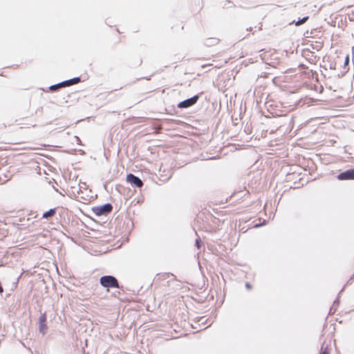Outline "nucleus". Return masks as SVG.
Returning a JSON list of instances; mask_svg holds the SVG:
<instances>
[{"label":"nucleus","instance_id":"nucleus-13","mask_svg":"<svg viewBox=\"0 0 354 354\" xmlns=\"http://www.w3.org/2000/svg\"><path fill=\"white\" fill-rule=\"evenodd\" d=\"M322 354H329L327 347H326L324 349H323Z\"/></svg>","mask_w":354,"mask_h":354},{"label":"nucleus","instance_id":"nucleus-14","mask_svg":"<svg viewBox=\"0 0 354 354\" xmlns=\"http://www.w3.org/2000/svg\"><path fill=\"white\" fill-rule=\"evenodd\" d=\"M245 286H246L248 289H250V284H249L248 283H247L245 284Z\"/></svg>","mask_w":354,"mask_h":354},{"label":"nucleus","instance_id":"nucleus-15","mask_svg":"<svg viewBox=\"0 0 354 354\" xmlns=\"http://www.w3.org/2000/svg\"><path fill=\"white\" fill-rule=\"evenodd\" d=\"M83 354H88V353H86L85 351H84Z\"/></svg>","mask_w":354,"mask_h":354},{"label":"nucleus","instance_id":"nucleus-9","mask_svg":"<svg viewBox=\"0 0 354 354\" xmlns=\"http://www.w3.org/2000/svg\"><path fill=\"white\" fill-rule=\"evenodd\" d=\"M46 313L42 314L39 319V324H46Z\"/></svg>","mask_w":354,"mask_h":354},{"label":"nucleus","instance_id":"nucleus-8","mask_svg":"<svg viewBox=\"0 0 354 354\" xmlns=\"http://www.w3.org/2000/svg\"><path fill=\"white\" fill-rule=\"evenodd\" d=\"M48 326L46 324H39V330L42 335H45L47 332Z\"/></svg>","mask_w":354,"mask_h":354},{"label":"nucleus","instance_id":"nucleus-7","mask_svg":"<svg viewBox=\"0 0 354 354\" xmlns=\"http://www.w3.org/2000/svg\"><path fill=\"white\" fill-rule=\"evenodd\" d=\"M56 209H50L48 212H45L42 215V218H48L49 217H52L55 214Z\"/></svg>","mask_w":354,"mask_h":354},{"label":"nucleus","instance_id":"nucleus-4","mask_svg":"<svg viewBox=\"0 0 354 354\" xmlns=\"http://www.w3.org/2000/svg\"><path fill=\"white\" fill-rule=\"evenodd\" d=\"M127 180L128 183L136 187H141L143 185L142 181L138 177L132 174L127 175Z\"/></svg>","mask_w":354,"mask_h":354},{"label":"nucleus","instance_id":"nucleus-1","mask_svg":"<svg viewBox=\"0 0 354 354\" xmlns=\"http://www.w3.org/2000/svg\"><path fill=\"white\" fill-rule=\"evenodd\" d=\"M100 284L105 288H119V284L117 279L110 275L103 276L100 279Z\"/></svg>","mask_w":354,"mask_h":354},{"label":"nucleus","instance_id":"nucleus-11","mask_svg":"<svg viewBox=\"0 0 354 354\" xmlns=\"http://www.w3.org/2000/svg\"><path fill=\"white\" fill-rule=\"evenodd\" d=\"M201 241L200 238H198L196 239V245L198 248H201Z\"/></svg>","mask_w":354,"mask_h":354},{"label":"nucleus","instance_id":"nucleus-12","mask_svg":"<svg viewBox=\"0 0 354 354\" xmlns=\"http://www.w3.org/2000/svg\"><path fill=\"white\" fill-rule=\"evenodd\" d=\"M349 62V57L346 55L344 60V65H348Z\"/></svg>","mask_w":354,"mask_h":354},{"label":"nucleus","instance_id":"nucleus-2","mask_svg":"<svg viewBox=\"0 0 354 354\" xmlns=\"http://www.w3.org/2000/svg\"><path fill=\"white\" fill-rule=\"evenodd\" d=\"M113 207L110 203H106L103 205L95 206L93 207V212L97 216L107 215L112 211Z\"/></svg>","mask_w":354,"mask_h":354},{"label":"nucleus","instance_id":"nucleus-6","mask_svg":"<svg viewBox=\"0 0 354 354\" xmlns=\"http://www.w3.org/2000/svg\"><path fill=\"white\" fill-rule=\"evenodd\" d=\"M80 80L79 77H74L73 79H71V80L62 82H61V83H59L58 84L52 86L50 87V88L53 89L55 87H61V86H71V85H73V84L78 83L80 82Z\"/></svg>","mask_w":354,"mask_h":354},{"label":"nucleus","instance_id":"nucleus-5","mask_svg":"<svg viewBox=\"0 0 354 354\" xmlns=\"http://www.w3.org/2000/svg\"><path fill=\"white\" fill-rule=\"evenodd\" d=\"M339 180H354V168L348 169L338 175Z\"/></svg>","mask_w":354,"mask_h":354},{"label":"nucleus","instance_id":"nucleus-3","mask_svg":"<svg viewBox=\"0 0 354 354\" xmlns=\"http://www.w3.org/2000/svg\"><path fill=\"white\" fill-rule=\"evenodd\" d=\"M198 95H196L193 96L192 97H190V98L187 99L183 102H180L178 104V107L180 109L189 107V106L195 104L196 103V102L198 101Z\"/></svg>","mask_w":354,"mask_h":354},{"label":"nucleus","instance_id":"nucleus-10","mask_svg":"<svg viewBox=\"0 0 354 354\" xmlns=\"http://www.w3.org/2000/svg\"><path fill=\"white\" fill-rule=\"evenodd\" d=\"M308 18V17H305L302 19L299 20L298 21L296 22V25L299 26V25L304 24V22H306L307 21Z\"/></svg>","mask_w":354,"mask_h":354}]
</instances>
